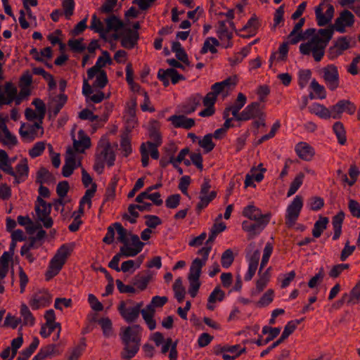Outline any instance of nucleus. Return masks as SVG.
I'll list each match as a JSON object with an SVG mask.
<instances>
[{
  "instance_id": "nucleus-49",
  "label": "nucleus",
  "mask_w": 360,
  "mask_h": 360,
  "mask_svg": "<svg viewBox=\"0 0 360 360\" xmlns=\"http://www.w3.org/2000/svg\"><path fill=\"white\" fill-rule=\"evenodd\" d=\"M304 178V173L300 172L299 174H297L294 180L290 184V188L287 193L288 197L292 195L297 192L299 188L302 186Z\"/></svg>"
},
{
  "instance_id": "nucleus-54",
  "label": "nucleus",
  "mask_w": 360,
  "mask_h": 360,
  "mask_svg": "<svg viewBox=\"0 0 360 360\" xmlns=\"http://www.w3.org/2000/svg\"><path fill=\"white\" fill-rule=\"evenodd\" d=\"M310 87L316 94V98L319 99H324L326 97V91L325 87L319 84V82L314 79L310 84Z\"/></svg>"
},
{
  "instance_id": "nucleus-42",
  "label": "nucleus",
  "mask_w": 360,
  "mask_h": 360,
  "mask_svg": "<svg viewBox=\"0 0 360 360\" xmlns=\"http://www.w3.org/2000/svg\"><path fill=\"white\" fill-rule=\"evenodd\" d=\"M56 348V345L49 344L41 347L39 352L41 356L42 359L44 360L48 357L51 358L52 356L59 355L60 353Z\"/></svg>"
},
{
  "instance_id": "nucleus-20",
  "label": "nucleus",
  "mask_w": 360,
  "mask_h": 360,
  "mask_svg": "<svg viewBox=\"0 0 360 360\" xmlns=\"http://www.w3.org/2000/svg\"><path fill=\"white\" fill-rule=\"evenodd\" d=\"M129 236L131 238V244L134 247L131 248L126 245L122 246L120 248L124 250V252H125V253L129 257H135L142 251L145 244L140 240V238L137 235L129 232Z\"/></svg>"
},
{
  "instance_id": "nucleus-62",
  "label": "nucleus",
  "mask_w": 360,
  "mask_h": 360,
  "mask_svg": "<svg viewBox=\"0 0 360 360\" xmlns=\"http://www.w3.org/2000/svg\"><path fill=\"white\" fill-rule=\"evenodd\" d=\"M274 292L272 289H269L261 297L259 300L257 302L259 307L268 306L274 300Z\"/></svg>"
},
{
  "instance_id": "nucleus-27",
  "label": "nucleus",
  "mask_w": 360,
  "mask_h": 360,
  "mask_svg": "<svg viewBox=\"0 0 360 360\" xmlns=\"http://www.w3.org/2000/svg\"><path fill=\"white\" fill-rule=\"evenodd\" d=\"M205 265L200 258H195L191 263L188 276V281H200L202 268Z\"/></svg>"
},
{
  "instance_id": "nucleus-29",
  "label": "nucleus",
  "mask_w": 360,
  "mask_h": 360,
  "mask_svg": "<svg viewBox=\"0 0 360 360\" xmlns=\"http://www.w3.org/2000/svg\"><path fill=\"white\" fill-rule=\"evenodd\" d=\"M56 180L54 176L46 168L41 167L37 172L35 183L38 184H51Z\"/></svg>"
},
{
  "instance_id": "nucleus-43",
  "label": "nucleus",
  "mask_w": 360,
  "mask_h": 360,
  "mask_svg": "<svg viewBox=\"0 0 360 360\" xmlns=\"http://www.w3.org/2000/svg\"><path fill=\"white\" fill-rule=\"evenodd\" d=\"M333 129L335 134L338 143L341 145H344L346 143V131L343 124L341 122H336L333 126Z\"/></svg>"
},
{
  "instance_id": "nucleus-24",
  "label": "nucleus",
  "mask_w": 360,
  "mask_h": 360,
  "mask_svg": "<svg viewBox=\"0 0 360 360\" xmlns=\"http://www.w3.org/2000/svg\"><path fill=\"white\" fill-rule=\"evenodd\" d=\"M79 140L74 139L73 141V150L78 153H83L84 150L90 148L91 139L86 136L82 130L78 132Z\"/></svg>"
},
{
  "instance_id": "nucleus-48",
  "label": "nucleus",
  "mask_w": 360,
  "mask_h": 360,
  "mask_svg": "<svg viewBox=\"0 0 360 360\" xmlns=\"http://www.w3.org/2000/svg\"><path fill=\"white\" fill-rule=\"evenodd\" d=\"M226 224L224 222L218 224L214 223L210 229V233L209 234V238L206 241V245L212 243L215 240L217 236L219 233L224 231L226 229Z\"/></svg>"
},
{
  "instance_id": "nucleus-41",
  "label": "nucleus",
  "mask_w": 360,
  "mask_h": 360,
  "mask_svg": "<svg viewBox=\"0 0 360 360\" xmlns=\"http://www.w3.org/2000/svg\"><path fill=\"white\" fill-rule=\"evenodd\" d=\"M323 3H321L315 8V15L317 25L320 27H323L330 22L331 19L328 18V16L323 12Z\"/></svg>"
},
{
  "instance_id": "nucleus-57",
  "label": "nucleus",
  "mask_w": 360,
  "mask_h": 360,
  "mask_svg": "<svg viewBox=\"0 0 360 360\" xmlns=\"http://www.w3.org/2000/svg\"><path fill=\"white\" fill-rule=\"evenodd\" d=\"M137 207L136 204H130L128 207V212L132 217L125 213L122 215V218L131 224H135L136 222V218L139 217V213L136 211V210H137Z\"/></svg>"
},
{
  "instance_id": "nucleus-40",
  "label": "nucleus",
  "mask_w": 360,
  "mask_h": 360,
  "mask_svg": "<svg viewBox=\"0 0 360 360\" xmlns=\"http://www.w3.org/2000/svg\"><path fill=\"white\" fill-rule=\"evenodd\" d=\"M213 138L212 134H207L198 141V145L203 148L205 153L211 152L214 148L216 145L212 141Z\"/></svg>"
},
{
  "instance_id": "nucleus-19",
  "label": "nucleus",
  "mask_w": 360,
  "mask_h": 360,
  "mask_svg": "<svg viewBox=\"0 0 360 360\" xmlns=\"http://www.w3.org/2000/svg\"><path fill=\"white\" fill-rule=\"evenodd\" d=\"M117 310L120 316L129 323L135 322L139 316L138 310L134 309L132 307H127L124 301L120 303Z\"/></svg>"
},
{
  "instance_id": "nucleus-9",
  "label": "nucleus",
  "mask_w": 360,
  "mask_h": 360,
  "mask_svg": "<svg viewBox=\"0 0 360 360\" xmlns=\"http://www.w3.org/2000/svg\"><path fill=\"white\" fill-rule=\"evenodd\" d=\"M350 47L347 37H340L337 39L333 46L328 51V57L330 60H334Z\"/></svg>"
},
{
  "instance_id": "nucleus-51",
  "label": "nucleus",
  "mask_w": 360,
  "mask_h": 360,
  "mask_svg": "<svg viewBox=\"0 0 360 360\" xmlns=\"http://www.w3.org/2000/svg\"><path fill=\"white\" fill-rule=\"evenodd\" d=\"M98 323L101 326L105 337H110L112 333V324L111 320L108 318H101L98 320Z\"/></svg>"
},
{
  "instance_id": "nucleus-1",
  "label": "nucleus",
  "mask_w": 360,
  "mask_h": 360,
  "mask_svg": "<svg viewBox=\"0 0 360 360\" xmlns=\"http://www.w3.org/2000/svg\"><path fill=\"white\" fill-rule=\"evenodd\" d=\"M142 328L137 324L125 328L121 340L124 345L121 352V357L124 359H130L135 356L139 350L141 344Z\"/></svg>"
},
{
  "instance_id": "nucleus-21",
  "label": "nucleus",
  "mask_w": 360,
  "mask_h": 360,
  "mask_svg": "<svg viewBox=\"0 0 360 360\" xmlns=\"http://www.w3.org/2000/svg\"><path fill=\"white\" fill-rule=\"evenodd\" d=\"M15 176H13L15 184H19L24 182L28 177L29 166L27 158L22 159L15 166Z\"/></svg>"
},
{
  "instance_id": "nucleus-23",
  "label": "nucleus",
  "mask_w": 360,
  "mask_h": 360,
  "mask_svg": "<svg viewBox=\"0 0 360 360\" xmlns=\"http://www.w3.org/2000/svg\"><path fill=\"white\" fill-rule=\"evenodd\" d=\"M295 152L300 158L305 161H310L315 154L314 149L305 142L297 143Z\"/></svg>"
},
{
  "instance_id": "nucleus-8",
  "label": "nucleus",
  "mask_w": 360,
  "mask_h": 360,
  "mask_svg": "<svg viewBox=\"0 0 360 360\" xmlns=\"http://www.w3.org/2000/svg\"><path fill=\"white\" fill-rule=\"evenodd\" d=\"M354 21V15L352 13L348 10H344L340 13V16L335 19L333 27H335L337 32L345 33V27H352Z\"/></svg>"
},
{
  "instance_id": "nucleus-26",
  "label": "nucleus",
  "mask_w": 360,
  "mask_h": 360,
  "mask_svg": "<svg viewBox=\"0 0 360 360\" xmlns=\"http://www.w3.org/2000/svg\"><path fill=\"white\" fill-rule=\"evenodd\" d=\"M132 129L133 126L126 127L125 131L121 135L120 146L124 152V157H128L132 152L131 140L129 136V134Z\"/></svg>"
},
{
  "instance_id": "nucleus-50",
  "label": "nucleus",
  "mask_w": 360,
  "mask_h": 360,
  "mask_svg": "<svg viewBox=\"0 0 360 360\" xmlns=\"http://www.w3.org/2000/svg\"><path fill=\"white\" fill-rule=\"evenodd\" d=\"M90 28L99 33L101 38L105 39V29L102 22L97 18L96 14L92 15Z\"/></svg>"
},
{
  "instance_id": "nucleus-13",
  "label": "nucleus",
  "mask_w": 360,
  "mask_h": 360,
  "mask_svg": "<svg viewBox=\"0 0 360 360\" xmlns=\"http://www.w3.org/2000/svg\"><path fill=\"white\" fill-rule=\"evenodd\" d=\"M52 204L47 203L44 207H39L35 206L34 210L38 218V220L43 223L45 228L49 229L52 227L53 221L50 217L51 212Z\"/></svg>"
},
{
  "instance_id": "nucleus-10",
  "label": "nucleus",
  "mask_w": 360,
  "mask_h": 360,
  "mask_svg": "<svg viewBox=\"0 0 360 360\" xmlns=\"http://www.w3.org/2000/svg\"><path fill=\"white\" fill-rule=\"evenodd\" d=\"M264 112L259 102H252L248 105L240 113V117H237V121H248L256 119Z\"/></svg>"
},
{
  "instance_id": "nucleus-12",
  "label": "nucleus",
  "mask_w": 360,
  "mask_h": 360,
  "mask_svg": "<svg viewBox=\"0 0 360 360\" xmlns=\"http://www.w3.org/2000/svg\"><path fill=\"white\" fill-rule=\"evenodd\" d=\"M124 31L125 32L124 33H121V46L129 50L132 49L138 44L139 33L135 30H131V28H126Z\"/></svg>"
},
{
  "instance_id": "nucleus-47",
  "label": "nucleus",
  "mask_w": 360,
  "mask_h": 360,
  "mask_svg": "<svg viewBox=\"0 0 360 360\" xmlns=\"http://www.w3.org/2000/svg\"><path fill=\"white\" fill-rule=\"evenodd\" d=\"M73 250V247L70 244H63L62 245L59 249L57 250L56 255V257L60 259V260L63 261L64 262H66L67 259L68 257L71 255V252Z\"/></svg>"
},
{
  "instance_id": "nucleus-22",
  "label": "nucleus",
  "mask_w": 360,
  "mask_h": 360,
  "mask_svg": "<svg viewBox=\"0 0 360 360\" xmlns=\"http://www.w3.org/2000/svg\"><path fill=\"white\" fill-rule=\"evenodd\" d=\"M169 120L172 122V124L176 128L190 129L195 125L194 119L188 118L184 115H172L169 118Z\"/></svg>"
},
{
  "instance_id": "nucleus-32",
  "label": "nucleus",
  "mask_w": 360,
  "mask_h": 360,
  "mask_svg": "<svg viewBox=\"0 0 360 360\" xmlns=\"http://www.w3.org/2000/svg\"><path fill=\"white\" fill-rule=\"evenodd\" d=\"M39 345V340L37 337H34L32 340V342L30 345V346L24 349H22L19 356L17 358V360H28V359L32 356V354L34 352L36 349L38 347Z\"/></svg>"
},
{
  "instance_id": "nucleus-53",
  "label": "nucleus",
  "mask_w": 360,
  "mask_h": 360,
  "mask_svg": "<svg viewBox=\"0 0 360 360\" xmlns=\"http://www.w3.org/2000/svg\"><path fill=\"white\" fill-rule=\"evenodd\" d=\"M234 261L233 252L231 249L226 250L221 255V264L225 268H229Z\"/></svg>"
},
{
  "instance_id": "nucleus-7",
  "label": "nucleus",
  "mask_w": 360,
  "mask_h": 360,
  "mask_svg": "<svg viewBox=\"0 0 360 360\" xmlns=\"http://www.w3.org/2000/svg\"><path fill=\"white\" fill-rule=\"evenodd\" d=\"M356 105L349 100H340L330 107L331 117L335 120L340 119L343 112L353 115L356 111Z\"/></svg>"
},
{
  "instance_id": "nucleus-11",
  "label": "nucleus",
  "mask_w": 360,
  "mask_h": 360,
  "mask_svg": "<svg viewBox=\"0 0 360 360\" xmlns=\"http://www.w3.org/2000/svg\"><path fill=\"white\" fill-rule=\"evenodd\" d=\"M270 220L266 217L258 221H244L242 223V229L243 231L249 233L252 236L259 235L267 226Z\"/></svg>"
},
{
  "instance_id": "nucleus-36",
  "label": "nucleus",
  "mask_w": 360,
  "mask_h": 360,
  "mask_svg": "<svg viewBox=\"0 0 360 360\" xmlns=\"http://www.w3.org/2000/svg\"><path fill=\"white\" fill-rule=\"evenodd\" d=\"M152 278L151 274L147 272L146 275L137 274L133 278V285L140 290H144Z\"/></svg>"
},
{
  "instance_id": "nucleus-46",
  "label": "nucleus",
  "mask_w": 360,
  "mask_h": 360,
  "mask_svg": "<svg viewBox=\"0 0 360 360\" xmlns=\"http://www.w3.org/2000/svg\"><path fill=\"white\" fill-rule=\"evenodd\" d=\"M112 226L115 228L117 232V240L123 243V246L128 245L129 239L127 236H129V233L127 232V230L124 229L120 222H115L112 224Z\"/></svg>"
},
{
  "instance_id": "nucleus-44",
  "label": "nucleus",
  "mask_w": 360,
  "mask_h": 360,
  "mask_svg": "<svg viewBox=\"0 0 360 360\" xmlns=\"http://www.w3.org/2000/svg\"><path fill=\"white\" fill-rule=\"evenodd\" d=\"M86 347V338H82L79 340V343L72 349L68 360H77L85 350Z\"/></svg>"
},
{
  "instance_id": "nucleus-16",
  "label": "nucleus",
  "mask_w": 360,
  "mask_h": 360,
  "mask_svg": "<svg viewBox=\"0 0 360 360\" xmlns=\"http://www.w3.org/2000/svg\"><path fill=\"white\" fill-rule=\"evenodd\" d=\"M242 214L243 217L248 218L251 221L263 219V217H266L268 220H271L272 216L271 212L262 214V210L253 205H248L245 207L243 210Z\"/></svg>"
},
{
  "instance_id": "nucleus-39",
  "label": "nucleus",
  "mask_w": 360,
  "mask_h": 360,
  "mask_svg": "<svg viewBox=\"0 0 360 360\" xmlns=\"http://www.w3.org/2000/svg\"><path fill=\"white\" fill-rule=\"evenodd\" d=\"M20 315L22 317L24 326H32L34 324L35 319L25 304H22L20 307Z\"/></svg>"
},
{
  "instance_id": "nucleus-61",
  "label": "nucleus",
  "mask_w": 360,
  "mask_h": 360,
  "mask_svg": "<svg viewBox=\"0 0 360 360\" xmlns=\"http://www.w3.org/2000/svg\"><path fill=\"white\" fill-rule=\"evenodd\" d=\"M5 92L7 95V103H11L13 101H15L18 90L16 86L11 82H8L5 84Z\"/></svg>"
},
{
  "instance_id": "nucleus-64",
  "label": "nucleus",
  "mask_w": 360,
  "mask_h": 360,
  "mask_svg": "<svg viewBox=\"0 0 360 360\" xmlns=\"http://www.w3.org/2000/svg\"><path fill=\"white\" fill-rule=\"evenodd\" d=\"M32 105L36 108L38 112V119L41 122L46 114V105L44 101L40 98H35L33 100Z\"/></svg>"
},
{
  "instance_id": "nucleus-28",
  "label": "nucleus",
  "mask_w": 360,
  "mask_h": 360,
  "mask_svg": "<svg viewBox=\"0 0 360 360\" xmlns=\"http://www.w3.org/2000/svg\"><path fill=\"white\" fill-rule=\"evenodd\" d=\"M345 212L343 211H340L332 219V224L334 230V234L333 236V240H337L341 236L342 226L345 219Z\"/></svg>"
},
{
  "instance_id": "nucleus-34",
  "label": "nucleus",
  "mask_w": 360,
  "mask_h": 360,
  "mask_svg": "<svg viewBox=\"0 0 360 360\" xmlns=\"http://www.w3.org/2000/svg\"><path fill=\"white\" fill-rule=\"evenodd\" d=\"M220 43L218 39L214 37H207L200 49V53L203 55L207 53V51H210L212 53H217V49L215 46H219Z\"/></svg>"
},
{
  "instance_id": "nucleus-33",
  "label": "nucleus",
  "mask_w": 360,
  "mask_h": 360,
  "mask_svg": "<svg viewBox=\"0 0 360 360\" xmlns=\"http://www.w3.org/2000/svg\"><path fill=\"white\" fill-rule=\"evenodd\" d=\"M246 101V96L243 93H239L234 103L230 106L232 109V115L236 120H237V117H240V110L245 105Z\"/></svg>"
},
{
  "instance_id": "nucleus-4",
  "label": "nucleus",
  "mask_w": 360,
  "mask_h": 360,
  "mask_svg": "<svg viewBox=\"0 0 360 360\" xmlns=\"http://www.w3.org/2000/svg\"><path fill=\"white\" fill-rule=\"evenodd\" d=\"M210 188V179L207 177H205L200 188L199 196L200 201L195 207L198 214H200L202 210L205 208L217 197V191H211L207 195Z\"/></svg>"
},
{
  "instance_id": "nucleus-37",
  "label": "nucleus",
  "mask_w": 360,
  "mask_h": 360,
  "mask_svg": "<svg viewBox=\"0 0 360 360\" xmlns=\"http://www.w3.org/2000/svg\"><path fill=\"white\" fill-rule=\"evenodd\" d=\"M328 218L326 217H320L319 220H317L314 225V228L312 229V235L314 238H319L324 230L327 228V224H328Z\"/></svg>"
},
{
  "instance_id": "nucleus-25",
  "label": "nucleus",
  "mask_w": 360,
  "mask_h": 360,
  "mask_svg": "<svg viewBox=\"0 0 360 360\" xmlns=\"http://www.w3.org/2000/svg\"><path fill=\"white\" fill-rule=\"evenodd\" d=\"M69 189L70 185L68 181H62L58 184L56 186V193L59 198L55 199L53 203L56 210H58V204H60L62 206L65 205V202L63 198L67 195Z\"/></svg>"
},
{
  "instance_id": "nucleus-15",
  "label": "nucleus",
  "mask_w": 360,
  "mask_h": 360,
  "mask_svg": "<svg viewBox=\"0 0 360 360\" xmlns=\"http://www.w3.org/2000/svg\"><path fill=\"white\" fill-rule=\"evenodd\" d=\"M201 101L202 96L200 94L191 95L179 106V112L186 115H190L194 112L198 106L200 105Z\"/></svg>"
},
{
  "instance_id": "nucleus-45",
  "label": "nucleus",
  "mask_w": 360,
  "mask_h": 360,
  "mask_svg": "<svg viewBox=\"0 0 360 360\" xmlns=\"http://www.w3.org/2000/svg\"><path fill=\"white\" fill-rule=\"evenodd\" d=\"M291 334L288 332L287 328H284V330L281 335V337L276 340L274 342H273L270 346H269L266 349L263 350L260 353V357L263 358L266 354H268L273 349L278 347L281 345L285 339H287Z\"/></svg>"
},
{
  "instance_id": "nucleus-60",
  "label": "nucleus",
  "mask_w": 360,
  "mask_h": 360,
  "mask_svg": "<svg viewBox=\"0 0 360 360\" xmlns=\"http://www.w3.org/2000/svg\"><path fill=\"white\" fill-rule=\"evenodd\" d=\"M83 40V38H79L77 39H71L68 40V45L72 51L81 53L86 49V46L82 44Z\"/></svg>"
},
{
  "instance_id": "nucleus-52",
  "label": "nucleus",
  "mask_w": 360,
  "mask_h": 360,
  "mask_svg": "<svg viewBox=\"0 0 360 360\" xmlns=\"http://www.w3.org/2000/svg\"><path fill=\"white\" fill-rule=\"evenodd\" d=\"M260 24L258 21V18L255 14H253L252 16L248 20L247 23L243 27L240 31H246L248 30L250 32L256 33L258 30Z\"/></svg>"
},
{
  "instance_id": "nucleus-31",
  "label": "nucleus",
  "mask_w": 360,
  "mask_h": 360,
  "mask_svg": "<svg viewBox=\"0 0 360 360\" xmlns=\"http://www.w3.org/2000/svg\"><path fill=\"white\" fill-rule=\"evenodd\" d=\"M106 23L105 34L110 30L118 31L124 27V23L115 15H110L105 19Z\"/></svg>"
},
{
  "instance_id": "nucleus-59",
  "label": "nucleus",
  "mask_w": 360,
  "mask_h": 360,
  "mask_svg": "<svg viewBox=\"0 0 360 360\" xmlns=\"http://www.w3.org/2000/svg\"><path fill=\"white\" fill-rule=\"evenodd\" d=\"M97 184L96 183L92 184V186L90 188L87 189L83 195V197L80 199V204H89L90 207L91 205V198L94 197L95 193L96 192Z\"/></svg>"
},
{
  "instance_id": "nucleus-63",
  "label": "nucleus",
  "mask_w": 360,
  "mask_h": 360,
  "mask_svg": "<svg viewBox=\"0 0 360 360\" xmlns=\"http://www.w3.org/2000/svg\"><path fill=\"white\" fill-rule=\"evenodd\" d=\"M107 63L110 65L112 63V59L108 51H103L102 56L98 58L94 65L101 70L103 67H105Z\"/></svg>"
},
{
  "instance_id": "nucleus-30",
  "label": "nucleus",
  "mask_w": 360,
  "mask_h": 360,
  "mask_svg": "<svg viewBox=\"0 0 360 360\" xmlns=\"http://www.w3.org/2000/svg\"><path fill=\"white\" fill-rule=\"evenodd\" d=\"M308 109L311 114H314L321 118L329 119L331 117L330 110L320 103H314L309 106Z\"/></svg>"
},
{
  "instance_id": "nucleus-6",
  "label": "nucleus",
  "mask_w": 360,
  "mask_h": 360,
  "mask_svg": "<svg viewBox=\"0 0 360 360\" xmlns=\"http://www.w3.org/2000/svg\"><path fill=\"white\" fill-rule=\"evenodd\" d=\"M323 78L328 86L331 91H335L340 83L339 73L338 68L335 65H328L321 70Z\"/></svg>"
},
{
  "instance_id": "nucleus-2",
  "label": "nucleus",
  "mask_w": 360,
  "mask_h": 360,
  "mask_svg": "<svg viewBox=\"0 0 360 360\" xmlns=\"http://www.w3.org/2000/svg\"><path fill=\"white\" fill-rule=\"evenodd\" d=\"M98 148H102V150L99 153L96 154L94 169L101 174L103 172L105 162L108 167H111L115 165L116 155L109 141L105 143L100 141L98 146Z\"/></svg>"
},
{
  "instance_id": "nucleus-17",
  "label": "nucleus",
  "mask_w": 360,
  "mask_h": 360,
  "mask_svg": "<svg viewBox=\"0 0 360 360\" xmlns=\"http://www.w3.org/2000/svg\"><path fill=\"white\" fill-rule=\"evenodd\" d=\"M51 301V295L46 290L39 291L30 300V305L32 309L37 310L40 307H47Z\"/></svg>"
},
{
  "instance_id": "nucleus-56",
  "label": "nucleus",
  "mask_w": 360,
  "mask_h": 360,
  "mask_svg": "<svg viewBox=\"0 0 360 360\" xmlns=\"http://www.w3.org/2000/svg\"><path fill=\"white\" fill-rule=\"evenodd\" d=\"M108 79L107 76V73L105 70H102L97 75L96 80L93 83V87L103 89L108 84Z\"/></svg>"
},
{
  "instance_id": "nucleus-58",
  "label": "nucleus",
  "mask_w": 360,
  "mask_h": 360,
  "mask_svg": "<svg viewBox=\"0 0 360 360\" xmlns=\"http://www.w3.org/2000/svg\"><path fill=\"white\" fill-rule=\"evenodd\" d=\"M129 257V256L124 252V250L120 249V252L117 253L111 259V261L108 263V267L115 270L117 272L121 271L120 268L119 267V262L120 260L121 257Z\"/></svg>"
},
{
  "instance_id": "nucleus-3",
  "label": "nucleus",
  "mask_w": 360,
  "mask_h": 360,
  "mask_svg": "<svg viewBox=\"0 0 360 360\" xmlns=\"http://www.w3.org/2000/svg\"><path fill=\"white\" fill-rule=\"evenodd\" d=\"M167 301L168 298L166 296L156 295L152 298L150 303L144 308L142 317L150 330L156 328V321L153 319L155 313V307H162Z\"/></svg>"
},
{
  "instance_id": "nucleus-5",
  "label": "nucleus",
  "mask_w": 360,
  "mask_h": 360,
  "mask_svg": "<svg viewBox=\"0 0 360 360\" xmlns=\"http://www.w3.org/2000/svg\"><path fill=\"white\" fill-rule=\"evenodd\" d=\"M303 206L302 196L296 195L286 210L285 224L288 227L295 225Z\"/></svg>"
},
{
  "instance_id": "nucleus-38",
  "label": "nucleus",
  "mask_w": 360,
  "mask_h": 360,
  "mask_svg": "<svg viewBox=\"0 0 360 360\" xmlns=\"http://www.w3.org/2000/svg\"><path fill=\"white\" fill-rule=\"evenodd\" d=\"M348 174L351 179L349 180L348 179L347 174H342V181L347 183V184L351 186L355 184L360 174L359 167L354 164L351 165L348 171Z\"/></svg>"
},
{
  "instance_id": "nucleus-14",
  "label": "nucleus",
  "mask_w": 360,
  "mask_h": 360,
  "mask_svg": "<svg viewBox=\"0 0 360 360\" xmlns=\"http://www.w3.org/2000/svg\"><path fill=\"white\" fill-rule=\"evenodd\" d=\"M281 328H272L271 326H264L262 328V333L263 335L268 334V338L262 339V336L259 335V338L257 340H246V342H250L251 343H255L257 346H264L267 345L269 342L275 339L280 333Z\"/></svg>"
},
{
  "instance_id": "nucleus-35",
  "label": "nucleus",
  "mask_w": 360,
  "mask_h": 360,
  "mask_svg": "<svg viewBox=\"0 0 360 360\" xmlns=\"http://www.w3.org/2000/svg\"><path fill=\"white\" fill-rule=\"evenodd\" d=\"M8 160L9 158L6 151L0 152V169L8 175L15 176V172Z\"/></svg>"
},
{
  "instance_id": "nucleus-55",
  "label": "nucleus",
  "mask_w": 360,
  "mask_h": 360,
  "mask_svg": "<svg viewBox=\"0 0 360 360\" xmlns=\"http://www.w3.org/2000/svg\"><path fill=\"white\" fill-rule=\"evenodd\" d=\"M307 206L311 210L318 211L324 206V200L319 196H313L308 200Z\"/></svg>"
},
{
  "instance_id": "nucleus-18",
  "label": "nucleus",
  "mask_w": 360,
  "mask_h": 360,
  "mask_svg": "<svg viewBox=\"0 0 360 360\" xmlns=\"http://www.w3.org/2000/svg\"><path fill=\"white\" fill-rule=\"evenodd\" d=\"M333 25L330 24L327 28L319 29L318 30V34L312 37V42L327 46L328 42L333 37L334 30H335Z\"/></svg>"
}]
</instances>
